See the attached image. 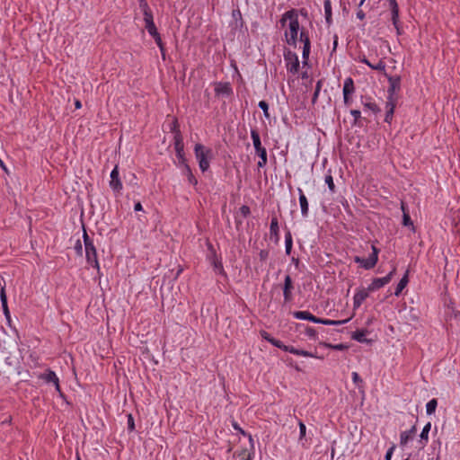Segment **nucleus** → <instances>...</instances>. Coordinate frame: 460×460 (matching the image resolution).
I'll use <instances>...</instances> for the list:
<instances>
[{
  "mask_svg": "<svg viewBox=\"0 0 460 460\" xmlns=\"http://www.w3.org/2000/svg\"><path fill=\"white\" fill-rule=\"evenodd\" d=\"M288 21L289 22L288 29L285 31L286 41L288 45L296 46L299 31V22L295 10L288 11L283 14L280 19L281 25L285 26Z\"/></svg>",
  "mask_w": 460,
  "mask_h": 460,
  "instance_id": "1",
  "label": "nucleus"
},
{
  "mask_svg": "<svg viewBox=\"0 0 460 460\" xmlns=\"http://www.w3.org/2000/svg\"><path fill=\"white\" fill-rule=\"evenodd\" d=\"M84 250H85V255L87 262L92 264L95 269L100 270L99 262L97 260V252L96 249L93 245V241L88 236L87 233L84 231Z\"/></svg>",
  "mask_w": 460,
  "mask_h": 460,
  "instance_id": "2",
  "label": "nucleus"
},
{
  "mask_svg": "<svg viewBox=\"0 0 460 460\" xmlns=\"http://www.w3.org/2000/svg\"><path fill=\"white\" fill-rule=\"evenodd\" d=\"M194 150L196 158L199 161L200 170L202 172L207 171L209 167L208 160L212 156V151L210 149L205 148V146L201 144H196Z\"/></svg>",
  "mask_w": 460,
  "mask_h": 460,
  "instance_id": "3",
  "label": "nucleus"
},
{
  "mask_svg": "<svg viewBox=\"0 0 460 460\" xmlns=\"http://www.w3.org/2000/svg\"><path fill=\"white\" fill-rule=\"evenodd\" d=\"M395 271L396 269L393 268V270L385 277L374 279L372 283L368 286V290L374 291L388 284L391 281Z\"/></svg>",
  "mask_w": 460,
  "mask_h": 460,
  "instance_id": "4",
  "label": "nucleus"
},
{
  "mask_svg": "<svg viewBox=\"0 0 460 460\" xmlns=\"http://www.w3.org/2000/svg\"><path fill=\"white\" fill-rule=\"evenodd\" d=\"M285 61L287 63V69L293 74L297 73L299 68V60L296 53L288 51L285 54Z\"/></svg>",
  "mask_w": 460,
  "mask_h": 460,
  "instance_id": "5",
  "label": "nucleus"
},
{
  "mask_svg": "<svg viewBox=\"0 0 460 460\" xmlns=\"http://www.w3.org/2000/svg\"><path fill=\"white\" fill-rule=\"evenodd\" d=\"M378 252L379 250L372 245V253L368 256L367 259H363L362 267L366 270H370L374 268L378 261Z\"/></svg>",
  "mask_w": 460,
  "mask_h": 460,
  "instance_id": "6",
  "label": "nucleus"
},
{
  "mask_svg": "<svg viewBox=\"0 0 460 460\" xmlns=\"http://www.w3.org/2000/svg\"><path fill=\"white\" fill-rule=\"evenodd\" d=\"M293 282L291 279V277L289 275H287L285 277L284 280V287H283V296L285 302H289L292 300V290H293Z\"/></svg>",
  "mask_w": 460,
  "mask_h": 460,
  "instance_id": "7",
  "label": "nucleus"
},
{
  "mask_svg": "<svg viewBox=\"0 0 460 460\" xmlns=\"http://www.w3.org/2000/svg\"><path fill=\"white\" fill-rule=\"evenodd\" d=\"M183 140L181 136V133L179 131L176 132L174 137V148L177 153L178 158L181 160L182 163H185V159L183 157L184 152H183Z\"/></svg>",
  "mask_w": 460,
  "mask_h": 460,
  "instance_id": "8",
  "label": "nucleus"
},
{
  "mask_svg": "<svg viewBox=\"0 0 460 460\" xmlns=\"http://www.w3.org/2000/svg\"><path fill=\"white\" fill-rule=\"evenodd\" d=\"M110 186L115 191H119L122 189V183L119 178V170L117 165L111 172Z\"/></svg>",
  "mask_w": 460,
  "mask_h": 460,
  "instance_id": "9",
  "label": "nucleus"
},
{
  "mask_svg": "<svg viewBox=\"0 0 460 460\" xmlns=\"http://www.w3.org/2000/svg\"><path fill=\"white\" fill-rule=\"evenodd\" d=\"M389 88H388V95L394 96L396 92H398L401 88V77L400 76H389Z\"/></svg>",
  "mask_w": 460,
  "mask_h": 460,
  "instance_id": "10",
  "label": "nucleus"
},
{
  "mask_svg": "<svg viewBox=\"0 0 460 460\" xmlns=\"http://www.w3.org/2000/svg\"><path fill=\"white\" fill-rule=\"evenodd\" d=\"M40 378L45 380L47 383H53L55 385L56 390L59 393L61 392L58 377L54 371L48 370L46 373L40 376Z\"/></svg>",
  "mask_w": 460,
  "mask_h": 460,
  "instance_id": "11",
  "label": "nucleus"
},
{
  "mask_svg": "<svg viewBox=\"0 0 460 460\" xmlns=\"http://www.w3.org/2000/svg\"><path fill=\"white\" fill-rule=\"evenodd\" d=\"M369 291L370 290H368V288H367V289H365V288L360 289L355 294L354 298H353V305H354L355 308L359 307L361 305L363 301L368 296Z\"/></svg>",
  "mask_w": 460,
  "mask_h": 460,
  "instance_id": "12",
  "label": "nucleus"
},
{
  "mask_svg": "<svg viewBox=\"0 0 460 460\" xmlns=\"http://www.w3.org/2000/svg\"><path fill=\"white\" fill-rule=\"evenodd\" d=\"M0 300H1V304H2V307H3V311H4V314L6 318V320L8 322H10V312H9V308H8V305H7V297H6V293H5V288L4 287H2L1 288V290H0Z\"/></svg>",
  "mask_w": 460,
  "mask_h": 460,
  "instance_id": "13",
  "label": "nucleus"
},
{
  "mask_svg": "<svg viewBox=\"0 0 460 460\" xmlns=\"http://www.w3.org/2000/svg\"><path fill=\"white\" fill-rule=\"evenodd\" d=\"M297 190L299 193V203H300V208H301V214L304 217H305L308 215V200H307L305 195L304 194L303 190L300 188H298Z\"/></svg>",
  "mask_w": 460,
  "mask_h": 460,
  "instance_id": "14",
  "label": "nucleus"
},
{
  "mask_svg": "<svg viewBox=\"0 0 460 460\" xmlns=\"http://www.w3.org/2000/svg\"><path fill=\"white\" fill-rule=\"evenodd\" d=\"M294 316L296 319L308 320V321H311V322L316 323H318V320H319V318L313 315L311 313H309L307 311H296L294 313Z\"/></svg>",
  "mask_w": 460,
  "mask_h": 460,
  "instance_id": "15",
  "label": "nucleus"
},
{
  "mask_svg": "<svg viewBox=\"0 0 460 460\" xmlns=\"http://www.w3.org/2000/svg\"><path fill=\"white\" fill-rule=\"evenodd\" d=\"M389 1H390L391 9H392V21H393V23H394V27L396 28L397 31L399 32V28L397 25L398 16H399L398 4L395 0H389Z\"/></svg>",
  "mask_w": 460,
  "mask_h": 460,
  "instance_id": "16",
  "label": "nucleus"
},
{
  "mask_svg": "<svg viewBox=\"0 0 460 460\" xmlns=\"http://www.w3.org/2000/svg\"><path fill=\"white\" fill-rule=\"evenodd\" d=\"M251 137H252L253 146H254V149L256 152L259 150L264 149V147L261 146L260 135L256 129H252Z\"/></svg>",
  "mask_w": 460,
  "mask_h": 460,
  "instance_id": "17",
  "label": "nucleus"
},
{
  "mask_svg": "<svg viewBox=\"0 0 460 460\" xmlns=\"http://www.w3.org/2000/svg\"><path fill=\"white\" fill-rule=\"evenodd\" d=\"M355 87H354V82L352 78L348 77L344 81L343 85V95H350L354 93Z\"/></svg>",
  "mask_w": 460,
  "mask_h": 460,
  "instance_id": "18",
  "label": "nucleus"
},
{
  "mask_svg": "<svg viewBox=\"0 0 460 460\" xmlns=\"http://www.w3.org/2000/svg\"><path fill=\"white\" fill-rule=\"evenodd\" d=\"M408 282H409V279H408V271H407L405 273V275L401 279L399 283L397 284V287L394 291V295L396 296H398L402 293L403 288L407 286Z\"/></svg>",
  "mask_w": 460,
  "mask_h": 460,
  "instance_id": "19",
  "label": "nucleus"
},
{
  "mask_svg": "<svg viewBox=\"0 0 460 460\" xmlns=\"http://www.w3.org/2000/svg\"><path fill=\"white\" fill-rule=\"evenodd\" d=\"M270 231L271 236H275L276 239L279 238V222L276 217L271 218Z\"/></svg>",
  "mask_w": 460,
  "mask_h": 460,
  "instance_id": "20",
  "label": "nucleus"
},
{
  "mask_svg": "<svg viewBox=\"0 0 460 460\" xmlns=\"http://www.w3.org/2000/svg\"><path fill=\"white\" fill-rule=\"evenodd\" d=\"M182 164H184V174L187 176L189 182L192 185H197L198 181L192 174L190 166L186 163Z\"/></svg>",
  "mask_w": 460,
  "mask_h": 460,
  "instance_id": "21",
  "label": "nucleus"
},
{
  "mask_svg": "<svg viewBox=\"0 0 460 460\" xmlns=\"http://www.w3.org/2000/svg\"><path fill=\"white\" fill-rule=\"evenodd\" d=\"M349 321V319H345V320H341V321H335V320H329V319H322V318H319L318 320V323H323V324H325V325H341L343 323H346Z\"/></svg>",
  "mask_w": 460,
  "mask_h": 460,
  "instance_id": "22",
  "label": "nucleus"
},
{
  "mask_svg": "<svg viewBox=\"0 0 460 460\" xmlns=\"http://www.w3.org/2000/svg\"><path fill=\"white\" fill-rule=\"evenodd\" d=\"M325 20L328 24L332 22V4L330 0L324 1Z\"/></svg>",
  "mask_w": 460,
  "mask_h": 460,
  "instance_id": "23",
  "label": "nucleus"
},
{
  "mask_svg": "<svg viewBox=\"0 0 460 460\" xmlns=\"http://www.w3.org/2000/svg\"><path fill=\"white\" fill-rule=\"evenodd\" d=\"M260 157V161L258 162V167H264L267 164V151L266 149H261L256 152Z\"/></svg>",
  "mask_w": 460,
  "mask_h": 460,
  "instance_id": "24",
  "label": "nucleus"
},
{
  "mask_svg": "<svg viewBox=\"0 0 460 460\" xmlns=\"http://www.w3.org/2000/svg\"><path fill=\"white\" fill-rule=\"evenodd\" d=\"M402 210L403 212L402 216V225L405 226H412V221L410 217V215L408 212L405 211L404 203L402 202Z\"/></svg>",
  "mask_w": 460,
  "mask_h": 460,
  "instance_id": "25",
  "label": "nucleus"
},
{
  "mask_svg": "<svg viewBox=\"0 0 460 460\" xmlns=\"http://www.w3.org/2000/svg\"><path fill=\"white\" fill-rule=\"evenodd\" d=\"M437 405H438V402L436 399H432L430 400L427 405H426V411H427V413L428 414H432L435 412L436 411V408H437Z\"/></svg>",
  "mask_w": 460,
  "mask_h": 460,
  "instance_id": "26",
  "label": "nucleus"
},
{
  "mask_svg": "<svg viewBox=\"0 0 460 460\" xmlns=\"http://www.w3.org/2000/svg\"><path fill=\"white\" fill-rule=\"evenodd\" d=\"M396 105V98L395 96H390L388 95V100L385 104L386 111H394Z\"/></svg>",
  "mask_w": 460,
  "mask_h": 460,
  "instance_id": "27",
  "label": "nucleus"
},
{
  "mask_svg": "<svg viewBox=\"0 0 460 460\" xmlns=\"http://www.w3.org/2000/svg\"><path fill=\"white\" fill-rule=\"evenodd\" d=\"M286 253L290 254L292 249V237L290 232H288L285 236Z\"/></svg>",
  "mask_w": 460,
  "mask_h": 460,
  "instance_id": "28",
  "label": "nucleus"
},
{
  "mask_svg": "<svg viewBox=\"0 0 460 460\" xmlns=\"http://www.w3.org/2000/svg\"><path fill=\"white\" fill-rule=\"evenodd\" d=\"M143 11V14H144V21H145V23L147 24L148 22H154V18H153V13H152V11L150 8H146Z\"/></svg>",
  "mask_w": 460,
  "mask_h": 460,
  "instance_id": "29",
  "label": "nucleus"
},
{
  "mask_svg": "<svg viewBox=\"0 0 460 460\" xmlns=\"http://www.w3.org/2000/svg\"><path fill=\"white\" fill-rule=\"evenodd\" d=\"M365 336H366V332L364 331L358 330L355 332H353L352 339L358 342H363L366 341Z\"/></svg>",
  "mask_w": 460,
  "mask_h": 460,
  "instance_id": "30",
  "label": "nucleus"
},
{
  "mask_svg": "<svg viewBox=\"0 0 460 460\" xmlns=\"http://www.w3.org/2000/svg\"><path fill=\"white\" fill-rule=\"evenodd\" d=\"M152 37L155 39L157 46L159 47V49H160V50L162 52L163 58L164 59V58H165L164 48V44H163V41H162V39L160 37L159 32H157L156 34L153 35Z\"/></svg>",
  "mask_w": 460,
  "mask_h": 460,
  "instance_id": "31",
  "label": "nucleus"
},
{
  "mask_svg": "<svg viewBox=\"0 0 460 460\" xmlns=\"http://www.w3.org/2000/svg\"><path fill=\"white\" fill-rule=\"evenodd\" d=\"M364 107L373 113H378L381 111L380 108L374 102H365Z\"/></svg>",
  "mask_w": 460,
  "mask_h": 460,
  "instance_id": "32",
  "label": "nucleus"
},
{
  "mask_svg": "<svg viewBox=\"0 0 460 460\" xmlns=\"http://www.w3.org/2000/svg\"><path fill=\"white\" fill-rule=\"evenodd\" d=\"M412 435L409 434L408 431H403L402 432L401 434V438H400V443L402 446H404L408 443V441L410 440V438H411Z\"/></svg>",
  "mask_w": 460,
  "mask_h": 460,
  "instance_id": "33",
  "label": "nucleus"
},
{
  "mask_svg": "<svg viewBox=\"0 0 460 460\" xmlns=\"http://www.w3.org/2000/svg\"><path fill=\"white\" fill-rule=\"evenodd\" d=\"M430 428H431V424H430V422H428V423L424 426V428H423V429H422V431H421V433H420V438H421V439L428 440V435H429V430H430Z\"/></svg>",
  "mask_w": 460,
  "mask_h": 460,
  "instance_id": "34",
  "label": "nucleus"
},
{
  "mask_svg": "<svg viewBox=\"0 0 460 460\" xmlns=\"http://www.w3.org/2000/svg\"><path fill=\"white\" fill-rule=\"evenodd\" d=\"M146 29L147 30L148 33L151 36H153L158 32L154 22H148L147 24H146Z\"/></svg>",
  "mask_w": 460,
  "mask_h": 460,
  "instance_id": "35",
  "label": "nucleus"
},
{
  "mask_svg": "<svg viewBox=\"0 0 460 460\" xmlns=\"http://www.w3.org/2000/svg\"><path fill=\"white\" fill-rule=\"evenodd\" d=\"M325 182L328 185L329 190L332 192H334L335 191V185H334L333 179H332V175H326L325 176Z\"/></svg>",
  "mask_w": 460,
  "mask_h": 460,
  "instance_id": "36",
  "label": "nucleus"
},
{
  "mask_svg": "<svg viewBox=\"0 0 460 460\" xmlns=\"http://www.w3.org/2000/svg\"><path fill=\"white\" fill-rule=\"evenodd\" d=\"M300 41L304 43V46H310V40L306 32L304 31H300Z\"/></svg>",
  "mask_w": 460,
  "mask_h": 460,
  "instance_id": "37",
  "label": "nucleus"
},
{
  "mask_svg": "<svg viewBox=\"0 0 460 460\" xmlns=\"http://www.w3.org/2000/svg\"><path fill=\"white\" fill-rule=\"evenodd\" d=\"M300 41L304 43V46H310V40L306 32L304 31H300Z\"/></svg>",
  "mask_w": 460,
  "mask_h": 460,
  "instance_id": "38",
  "label": "nucleus"
},
{
  "mask_svg": "<svg viewBox=\"0 0 460 460\" xmlns=\"http://www.w3.org/2000/svg\"><path fill=\"white\" fill-rule=\"evenodd\" d=\"M321 87H322V81H318L316 84V86H315L313 99H312L313 103H314L316 102L319 93H320V90H321Z\"/></svg>",
  "mask_w": 460,
  "mask_h": 460,
  "instance_id": "39",
  "label": "nucleus"
},
{
  "mask_svg": "<svg viewBox=\"0 0 460 460\" xmlns=\"http://www.w3.org/2000/svg\"><path fill=\"white\" fill-rule=\"evenodd\" d=\"M371 68L377 71H385V63L383 60H379L376 65L371 66Z\"/></svg>",
  "mask_w": 460,
  "mask_h": 460,
  "instance_id": "40",
  "label": "nucleus"
},
{
  "mask_svg": "<svg viewBox=\"0 0 460 460\" xmlns=\"http://www.w3.org/2000/svg\"><path fill=\"white\" fill-rule=\"evenodd\" d=\"M259 107L264 112V116L266 118H269L270 117V114L268 112V110H269V105L268 103L265 102V101H261L259 102Z\"/></svg>",
  "mask_w": 460,
  "mask_h": 460,
  "instance_id": "41",
  "label": "nucleus"
},
{
  "mask_svg": "<svg viewBox=\"0 0 460 460\" xmlns=\"http://www.w3.org/2000/svg\"><path fill=\"white\" fill-rule=\"evenodd\" d=\"M128 429L133 431L135 429V422L132 414H128Z\"/></svg>",
  "mask_w": 460,
  "mask_h": 460,
  "instance_id": "42",
  "label": "nucleus"
},
{
  "mask_svg": "<svg viewBox=\"0 0 460 460\" xmlns=\"http://www.w3.org/2000/svg\"><path fill=\"white\" fill-rule=\"evenodd\" d=\"M324 346L332 348V349H336V350H343V349H347V346L342 344V343L336 344V345H332V344L324 343Z\"/></svg>",
  "mask_w": 460,
  "mask_h": 460,
  "instance_id": "43",
  "label": "nucleus"
},
{
  "mask_svg": "<svg viewBox=\"0 0 460 460\" xmlns=\"http://www.w3.org/2000/svg\"><path fill=\"white\" fill-rule=\"evenodd\" d=\"M310 46H304L303 47V53H302V57L305 60V62H306V60L308 59L309 58V54H310Z\"/></svg>",
  "mask_w": 460,
  "mask_h": 460,
  "instance_id": "44",
  "label": "nucleus"
},
{
  "mask_svg": "<svg viewBox=\"0 0 460 460\" xmlns=\"http://www.w3.org/2000/svg\"><path fill=\"white\" fill-rule=\"evenodd\" d=\"M250 212V208L246 205H243L240 208V213L243 216V217H248Z\"/></svg>",
  "mask_w": 460,
  "mask_h": 460,
  "instance_id": "45",
  "label": "nucleus"
},
{
  "mask_svg": "<svg viewBox=\"0 0 460 460\" xmlns=\"http://www.w3.org/2000/svg\"><path fill=\"white\" fill-rule=\"evenodd\" d=\"M350 114L354 117L355 124L358 123V119L361 118V112L358 110H351Z\"/></svg>",
  "mask_w": 460,
  "mask_h": 460,
  "instance_id": "46",
  "label": "nucleus"
},
{
  "mask_svg": "<svg viewBox=\"0 0 460 460\" xmlns=\"http://www.w3.org/2000/svg\"><path fill=\"white\" fill-rule=\"evenodd\" d=\"M299 429H300V439H302L305 436V431H306V427L302 421H299Z\"/></svg>",
  "mask_w": 460,
  "mask_h": 460,
  "instance_id": "47",
  "label": "nucleus"
},
{
  "mask_svg": "<svg viewBox=\"0 0 460 460\" xmlns=\"http://www.w3.org/2000/svg\"><path fill=\"white\" fill-rule=\"evenodd\" d=\"M394 111H386L385 121L387 123H391L394 116Z\"/></svg>",
  "mask_w": 460,
  "mask_h": 460,
  "instance_id": "48",
  "label": "nucleus"
},
{
  "mask_svg": "<svg viewBox=\"0 0 460 460\" xmlns=\"http://www.w3.org/2000/svg\"><path fill=\"white\" fill-rule=\"evenodd\" d=\"M283 350L285 351H288L292 354H295V355H297V352H298V349L294 348V347H289V346H283Z\"/></svg>",
  "mask_w": 460,
  "mask_h": 460,
  "instance_id": "49",
  "label": "nucleus"
},
{
  "mask_svg": "<svg viewBox=\"0 0 460 460\" xmlns=\"http://www.w3.org/2000/svg\"><path fill=\"white\" fill-rule=\"evenodd\" d=\"M270 343L272 345H274L275 347L282 349H283V346H285L280 341L276 340L274 338L272 339V341H270Z\"/></svg>",
  "mask_w": 460,
  "mask_h": 460,
  "instance_id": "50",
  "label": "nucleus"
},
{
  "mask_svg": "<svg viewBox=\"0 0 460 460\" xmlns=\"http://www.w3.org/2000/svg\"><path fill=\"white\" fill-rule=\"evenodd\" d=\"M297 355L303 357H314L311 352L304 349H298Z\"/></svg>",
  "mask_w": 460,
  "mask_h": 460,
  "instance_id": "51",
  "label": "nucleus"
},
{
  "mask_svg": "<svg viewBox=\"0 0 460 460\" xmlns=\"http://www.w3.org/2000/svg\"><path fill=\"white\" fill-rule=\"evenodd\" d=\"M261 337H262L265 341H269V342H270V341H272V339H273V338L270 335V333H268V332H265V331H261Z\"/></svg>",
  "mask_w": 460,
  "mask_h": 460,
  "instance_id": "52",
  "label": "nucleus"
},
{
  "mask_svg": "<svg viewBox=\"0 0 460 460\" xmlns=\"http://www.w3.org/2000/svg\"><path fill=\"white\" fill-rule=\"evenodd\" d=\"M261 337H262L265 341H269V342H270V341H272V339H273V338L270 335V333H268V332H265V331H261Z\"/></svg>",
  "mask_w": 460,
  "mask_h": 460,
  "instance_id": "53",
  "label": "nucleus"
},
{
  "mask_svg": "<svg viewBox=\"0 0 460 460\" xmlns=\"http://www.w3.org/2000/svg\"><path fill=\"white\" fill-rule=\"evenodd\" d=\"M394 447H394V446H393V447H391L387 450V452H386V454H385V460H391V458H392V455H393V452H394Z\"/></svg>",
  "mask_w": 460,
  "mask_h": 460,
  "instance_id": "54",
  "label": "nucleus"
},
{
  "mask_svg": "<svg viewBox=\"0 0 460 460\" xmlns=\"http://www.w3.org/2000/svg\"><path fill=\"white\" fill-rule=\"evenodd\" d=\"M352 379L355 384L362 383V379L359 377L357 372L352 373Z\"/></svg>",
  "mask_w": 460,
  "mask_h": 460,
  "instance_id": "55",
  "label": "nucleus"
},
{
  "mask_svg": "<svg viewBox=\"0 0 460 460\" xmlns=\"http://www.w3.org/2000/svg\"><path fill=\"white\" fill-rule=\"evenodd\" d=\"M305 333H306L309 337H314V335H315L316 332H315V330H314V329H313V328L309 327V328H307V329H306Z\"/></svg>",
  "mask_w": 460,
  "mask_h": 460,
  "instance_id": "56",
  "label": "nucleus"
},
{
  "mask_svg": "<svg viewBox=\"0 0 460 460\" xmlns=\"http://www.w3.org/2000/svg\"><path fill=\"white\" fill-rule=\"evenodd\" d=\"M242 460H252L251 454L247 451H243L242 455Z\"/></svg>",
  "mask_w": 460,
  "mask_h": 460,
  "instance_id": "57",
  "label": "nucleus"
},
{
  "mask_svg": "<svg viewBox=\"0 0 460 460\" xmlns=\"http://www.w3.org/2000/svg\"><path fill=\"white\" fill-rule=\"evenodd\" d=\"M139 6L142 10H144L146 8H149L146 0H139Z\"/></svg>",
  "mask_w": 460,
  "mask_h": 460,
  "instance_id": "58",
  "label": "nucleus"
},
{
  "mask_svg": "<svg viewBox=\"0 0 460 460\" xmlns=\"http://www.w3.org/2000/svg\"><path fill=\"white\" fill-rule=\"evenodd\" d=\"M75 249L77 251L78 253H82V244L80 243V241L78 240L75 246Z\"/></svg>",
  "mask_w": 460,
  "mask_h": 460,
  "instance_id": "59",
  "label": "nucleus"
},
{
  "mask_svg": "<svg viewBox=\"0 0 460 460\" xmlns=\"http://www.w3.org/2000/svg\"><path fill=\"white\" fill-rule=\"evenodd\" d=\"M357 17L360 20H363L365 18V13L362 10H358L357 12Z\"/></svg>",
  "mask_w": 460,
  "mask_h": 460,
  "instance_id": "60",
  "label": "nucleus"
},
{
  "mask_svg": "<svg viewBox=\"0 0 460 460\" xmlns=\"http://www.w3.org/2000/svg\"><path fill=\"white\" fill-rule=\"evenodd\" d=\"M134 210L135 211H141L143 210V208H142V205L140 202H137L134 206Z\"/></svg>",
  "mask_w": 460,
  "mask_h": 460,
  "instance_id": "61",
  "label": "nucleus"
},
{
  "mask_svg": "<svg viewBox=\"0 0 460 460\" xmlns=\"http://www.w3.org/2000/svg\"><path fill=\"white\" fill-rule=\"evenodd\" d=\"M267 256H268V252L263 251V250L261 251L260 257H261V260H265L267 258Z\"/></svg>",
  "mask_w": 460,
  "mask_h": 460,
  "instance_id": "62",
  "label": "nucleus"
},
{
  "mask_svg": "<svg viewBox=\"0 0 460 460\" xmlns=\"http://www.w3.org/2000/svg\"><path fill=\"white\" fill-rule=\"evenodd\" d=\"M343 99H344V103L346 105H349L350 103V98H349V95H343Z\"/></svg>",
  "mask_w": 460,
  "mask_h": 460,
  "instance_id": "63",
  "label": "nucleus"
},
{
  "mask_svg": "<svg viewBox=\"0 0 460 460\" xmlns=\"http://www.w3.org/2000/svg\"><path fill=\"white\" fill-rule=\"evenodd\" d=\"M360 62L367 65L369 67H371V66H373V64H371L365 57L360 59Z\"/></svg>",
  "mask_w": 460,
  "mask_h": 460,
  "instance_id": "64",
  "label": "nucleus"
}]
</instances>
